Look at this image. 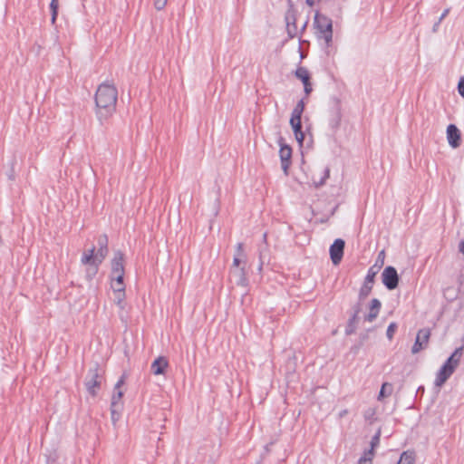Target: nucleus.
<instances>
[{"label":"nucleus","mask_w":464,"mask_h":464,"mask_svg":"<svg viewBox=\"0 0 464 464\" xmlns=\"http://www.w3.org/2000/svg\"><path fill=\"white\" fill-rule=\"evenodd\" d=\"M96 113L100 120L111 117L115 110L118 101V90L112 82L101 83L95 92Z\"/></svg>","instance_id":"1"},{"label":"nucleus","mask_w":464,"mask_h":464,"mask_svg":"<svg viewBox=\"0 0 464 464\" xmlns=\"http://www.w3.org/2000/svg\"><path fill=\"white\" fill-rule=\"evenodd\" d=\"M109 252L106 237L99 239V248L92 247L85 250L81 257V263L86 266L85 272L88 279H92L98 273L100 265L103 262Z\"/></svg>","instance_id":"2"},{"label":"nucleus","mask_w":464,"mask_h":464,"mask_svg":"<svg viewBox=\"0 0 464 464\" xmlns=\"http://www.w3.org/2000/svg\"><path fill=\"white\" fill-rule=\"evenodd\" d=\"M463 355V347L457 348L452 354L448 358L445 363L439 370L436 379L435 385L441 387L446 381L451 376L459 364L461 357Z\"/></svg>","instance_id":"3"},{"label":"nucleus","mask_w":464,"mask_h":464,"mask_svg":"<svg viewBox=\"0 0 464 464\" xmlns=\"http://www.w3.org/2000/svg\"><path fill=\"white\" fill-rule=\"evenodd\" d=\"M125 383V376L122 375L119 381L116 382L113 388V392L111 398V420L113 423H116L119 419L121 412L123 409V400L122 397L124 395L123 385Z\"/></svg>","instance_id":"4"},{"label":"nucleus","mask_w":464,"mask_h":464,"mask_svg":"<svg viewBox=\"0 0 464 464\" xmlns=\"http://www.w3.org/2000/svg\"><path fill=\"white\" fill-rule=\"evenodd\" d=\"M330 177V169L324 165H315L310 169V179L312 185L318 188L324 186Z\"/></svg>","instance_id":"5"},{"label":"nucleus","mask_w":464,"mask_h":464,"mask_svg":"<svg viewBox=\"0 0 464 464\" xmlns=\"http://www.w3.org/2000/svg\"><path fill=\"white\" fill-rule=\"evenodd\" d=\"M314 24L324 40L329 43L332 40L333 35L332 20L327 16L317 13L314 16Z\"/></svg>","instance_id":"6"},{"label":"nucleus","mask_w":464,"mask_h":464,"mask_svg":"<svg viewBox=\"0 0 464 464\" xmlns=\"http://www.w3.org/2000/svg\"><path fill=\"white\" fill-rule=\"evenodd\" d=\"M430 337V330L428 328H423L418 331L416 335L415 343L411 348V353L413 354L418 353L421 350L427 348L429 340Z\"/></svg>","instance_id":"7"},{"label":"nucleus","mask_w":464,"mask_h":464,"mask_svg":"<svg viewBox=\"0 0 464 464\" xmlns=\"http://www.w3.org/2000/svg\"><path fill=\"white\" fill-rule=\"evenodd\" d=\"M382 280L383 285L389 290L395 289L399 283V276L396 269L393 266L385 267L382 274Z\"/></svg>","instance_id":"8"},{"label":"nucleus","mask_w":464,"mask_h":464,"mask_svg":"<svg viewBox=\"0 0 464 464\" xmlns=\"http://www.w3.org/2000/svg\"><path fill=\"white\" fill-rule=\"evenodd\" d=\"M111 289L113 291V295H114V303L121 310H124L125 306H126L125 284L111 281Z\"/></svg>","instance_id":"9"},{"label":"nucleus","mask_w":464,"mask_h":464,"mask_svg":"<svg viewBox=\"0 0 464 464\" xmlns=\"http://www.w3.org/2000/svg\"><path fill=\"white\" fill-rule=\"evenodd\" d=\"M344 246L345 242L341 238L335 239L331 245L329 249L330 257L334 266H338L341 263L343 256Z\"/></svg>","instance_id":"10"},{"label":"nucleus","mask_w":464,"mask_h":464,"mask_svg":"<svg viewBox=\"0 0 464 464\" xmlns=\"http://www.w3.org/2000/svg\"><path fill=\"white\" fill-rule=\"evenodd\" d=\"M378 272H379L378 267H376V266H372L369 269L368 274L365 277L363 285L362 286V288L360 290V297L361 298H365L370 295V293L372 289L375 276L377 275Z\"/></svg>","instance_id":"11"},{"label":"nucleus","mask_w":464,"mask_h":464,"mask_svg":"<svg viewBox=\"0 0 464 464\" xmlns=\"http://www.w3.org/2000/svg\"><path fill=\"white\" fill-rule=\"evenodd\" d=\"M246 255L244 251L243 243H237L236 246V253L234 255L233 263L231 269L240 268L241 266L246 267Z\"/></svg>","instance_id":"12"},{"label":"nucleus","mask_w":464,"mask_h":464,"mask_svg":"<svg viewBox=\"0 0 464 464\" xmlns=\"http://www.w3.org/2000/svg\"><path fill=\"white\" fill-rule=\"evenodd\" d=\"M279 156L282 169L285 175H288V169L291 164L292 149L288 145L280 144Z\"/></svg>","instance_id":"13"},{"label":"nucleus","mask_w":464,"mask_h":464,"mask_svg":"<svg viewBox=\"0 0 464 464\" xmlns=\"http://www.w3.org/2000/svg\"><path fill=\"white\" fill-rule=\"evenodd\" d=\"M447 140L450 146L454 149L460 145V131L454 124L447 127Z\"/></svg>","instance_id":"14"},{"label":"nucleus","mask_w":464,"mask_h":464,"mask_svg":"<svg viewBox=\"0 0 464 464\" xmlns=\"http://www.w3.org/2000/svg\"><path fill=\"white\" fill-rule=\"evenodd\" d=\"M295 74L299 80L302 81L305 94L309 95L313 88L310 82V74L307 69H305L304 67H299L296 69Z\"/></svg>","instance_id":"15"},{"label":"nucleus","mask_w":464,"mask_h":464,"mask_svg":"<svg viewBox=\"0 0 464 464\" xmlns=\"http://www.w3.org/2000/svg\"><path fill=\"white\" fill-rule=\"evenodd\" d=\"M111 274H125L124 270V255L121 251L114 253L113 258L111 263Z\"/></svg>","instance_id":"16"},{"label":"nucleus","mask_w":464,"mask_h":464,"mask_svg":"<svg viewBox=\"0 0 464 464\" xmlns=\"http://www.w3.org/2000/svg\"><path fill=\"white\" fill-rule=\"evenodd\" d=\"M168 366V360L163 356H160L151 363V372L154 375L164 374Z\"/></svg>","instance_id":"17"},{"label":"nucleus","mask_w":464,"mask_h":464,"mask_svg":"<svg viewBox=\"0 0 464 464\" xmlns=\"http://www.w3.org/2000/svg\"><path fill=\"white\" fill-rule=\"evenodd\" d=\"M382 304L377 298L372 299L369 305V313L365 315V320L369 323L373 322L381 310Z\"/></svg>","instance_id":"18"},{"label":"nucleus","mask_w":464,"mask_h":464,"mask_svg":"<svg viewBox=\"0 0 464 464\" xmlns=\"http://www.w3.org/2000/svg\"><path fill=\"white\" fill-rule=\"evenodd\" d=\"M99 374L97 369H94L92 372V376L89 381L86 382V388L88 392L92 395L95 396L97 394V391L100 388V382L98 380Z\"/></svg>","instance_id":"19"},{"label":"nucleus","mask_w":464,"mask_h":464,"mask_svg":"<svg viewBox=\"0 0 464 464\" xmlns=\"http://www.w3.org/2000/svg\"><path fill=\"white\" fill-rule=\"evenodd\" d=\"M231 275L237 279V284L240 286H247L248 280L246 276V268L241 266L240 268L231 269Z\"/></svg>","instance_id":"20"},{"label":"nucleus","mask_w":464,"mask_h":464,"mask_svg":"<svg viewBox=\"0 0 464 464\" xmlns=\"http://www.w3.org/2000/svg\"><path fill=\"white\" fill-rule=\"evenodd\" d=\"M392 391H393V387H392V383H389V382L382 383L381 391L378 395V400L382 401L384 398L391 396L392 393Z\"/></svg>","instance_id":"21"},{"label":"nucleus","mask_w":464,"mask_h":464,"mask_svg":"<svg viewBox=\"0 0 464 464\" xmlns=\"http://www.w3.org/2000/svg\"><path fill=\"white\" fill-rule=\"evenodd\" d=\"M397 464H415V455L411 451H403Z\"/></svg>","instance_id":"22"},{"label":"nucleus","mask_w":464,"mask_h":464,"mask_svg":"<svg viewBox=\"0 0 464 464\" xmlns=\"http://www.w3.org/2000/svg\"><path fill=\"white\" fill-rule=\"evenodd\" d=\"M304 110V101H299L295 107L294 108L292 111V116L290 120H301V116Z\"/></svg>","instance_id":"23"},{"label":"nucleus","mask_w":464,"mask_h":464,"mask_svg":"<svg viewBox=\"0 0 464 464\" xmlns=\"http://www.w3.org/2000/svg\"><path fill=\"white\" fill-rule=\"evenodd\" d=\"M373 456L374 452L372 451V449H370L368 451H365L360 458L358 464H372Z\"/></svg>","instance_id":"24"},{"label":"nucleus","mask_w":464,"mask_h":464,"mask_svg":"<svg viewBox=\"0 0 464 464\" xmlns=\"http://www.w3.org/2000/svg\"><path fill=\"white\" fill-rule=\"evenodd\" d=\"M341 118H342V115H341V111H340V109H336L334 112H333V115H332V118L330 120V125L333 129H336L338 128L339 124H340V121H341Z\"/></svg>","instance_id":"25"},{"label":"nucleus","mask_w":464,"mask_h":464,"mask_svg":"<svg viewBox=\"0 0 464 464\" xmlns=\"http://www.w3.org/2000/svg\"><path fill=\"white\" fill-rule=\"evenodd\" d=\"M50 8L52 10V24H54L58 14V0H52L50 4Z\"/></svg>","instance_id":"26"},{"label":"nucleus","mask_w":464,"mask_h":464,"mask_svg":"<svg viewBox=\"0 0 464 464\" xmlns=\"http://www.w3.org/2000/svg\"><path fill=\"white\" fill-rule=\"evenodd\" d=\"M397 324L395 323H391L390 325L387 328L386 335L389 340H392L393 338V334L396 331Z\"/></svg>","instance_id":"27"},{"label":"nucleus","mask_w":464,"mask_h":464,"mask_svg":"<svg viewBox=\"0 0 464 464\" xmlns=\"http://www.w3.org/2000/svg\"><path fill=\"white\" fill-rule=\"evenodd\" d=\"M290 125L293 129L294 133L301 131L302 124L301 120H290Z\"/></svg>","instance_id":"28"},{"label":"nucleus","mask_w":464,"mask_h":464,"mask_svg":"<svg viewBox=\"0 0 464 464\" xmlns=\"http://www.w3.org/2000/svg\"><path fill=\"white\" fill-rule=\"evenodd\" d=\"M154 7L160 11L165 8L168 4V0H153Z\"/></svg>","instance_id":"29"},{"label":"nucleus","mask_w":464,"mask_h":464,"mask_svg":"<svg viewBox=\"0 0 464 464\" xmlns=\"http://www.w3.org/2000/svg\"><path fill=\"white\" fill-rule=\"evenodd\" d=\"M111 282H119V283H124L123 277L124 274H111L110 276Z\"/></svg>","instance_id":"30"},{"label":"nucleus","mask_w":464,"mask_h":464,"mask_svg":"<svg viewBox=\"0 0 464 464\" xmlns=\"http://www.w3.org/2000/svg\"><path fill=\"white\" fill-rule=\"evenodd\" d=\"M384 256H385V253L383 250H382L380 253H379V256H378V258H377V263H379V265H375L376 267H378V270L380 269V267L383 265L384 263Z\"/></svg>","instance_id":"31"},{"label":"nucleus","mask_w":464,"mask_h":464,"mask_svg":"<svg viewBox=\"0 0 464 464\" xmlns=\"http://www.w3.org/2000/svg\"><path fill=\"white\" fill-rule=\"evenodd\" d=\"M458 91L460 96L464 98V76L460 78L458 83Z\"/></svg>","instance_id":"32"},{"label":"nucleus","mask_w":464,"mask_h":464,"mask_svg":"<svg viewBox=\"0 0 464 464\" xmlns=\"http://www.w3.org/2000/svg\"><path fill=\"white\" fill-rule=\"evenodd\" d=\"M295 140H297V142L302 145L303 141H304V135L303 133V131H296L295 133Z\"/></svg>","instance_id":"33"},{"label":"nucleus","mask_w":464,"mask_h":464,"mask_svg":"<svg viewBox=\"0 0 464 464\" xmlns=\"http://www.w3.org/2000/svg\"><path fill=\"white\" fill-rule=\"evenodd\" d=\"M379 440H380V436L379 434H376L372 440V442H371V449H372V451L374 452V448L379 444Z\"/></svg>","instance_id":"34"},{"label":"nucleus","mask_w":464,"mask_h":464,"mask_svg":"<svg viewBox=\"0 0 464 464\" xmlns=\"http://www.w3.org/2000/svg\"><path fill=\"white\" fill-rule=\"evenodd\" d=\"M449 12H450V9L444 10V12L442 13V14L440 15V17L439 19V22H441L446 17V15L449 14Z\"/></svg>","instance_id":"35"},{"label":"nucleus","mask_w":464,"mask_h":464,"mask_svg":"<svg viewBox=\"0 0 464 464\" xmlns=\"http://www.w3.org/2000/svg\"><path fill=\"white\" fill-rule=\"evenodd\" d=\"M348 414V411L347 410H343L341 411L339 413H338V417L341 419V418H343L345 415Z\"/></svg>","instance_id":"36"},{"label":"nucleus","mask_w":464,"mask_h":464,"mask_svg":"<svg viewBox=\"0 0 464 464\" xmlns=\"http://www.w3.org/2000/svg\"><path fill=\"white\" fill-rule=\"evenodd\" d=\"M459 248V252H461L464 255V240L460 242Z\"/></svg>","instance_id":"37"},{"label":"nucleus","mask_w":464,"mask_h":464,"mask_svg":"<svg viewBox=\"0 0 464 464\" xmlns=\"http://www.w3.org/2000/svg\"><path fill=\"white\" fill-rule=\"evenodd\" d=\"M316 0H306V4L309 6H313L315 4Z\"/></svg>","instance_id":"38"}]
</instances>
